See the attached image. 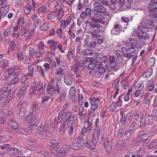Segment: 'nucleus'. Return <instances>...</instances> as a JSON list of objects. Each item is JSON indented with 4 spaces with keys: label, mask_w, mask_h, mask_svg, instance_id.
I'll list each match as a JSON object with an SVG mask.
<instances>
[{
    "label": "nucleus",
    "mask_w": 157,
    "mask_h": 157,
    "mask_svg": "<svg viewBox=\"0 0 157 157\" xmlns=\"http://www.w3.org/2000/svg\"><path fill=\"white\" fill-rule=\"evenodd\" d=\"M94 51L91 49L86 48L83 51H81V53L83 56H90L94 54Z\"/></svg>",
    "instance_id": "21"
},
{
    "label": "nucleus",
    "mask_w": 157,
    "mask_h": 157,
    "mask_svg": "<svg viewBox=\"0 0 157 157\" xmlns=\"http://www.w3.org/2000/svg\"><path fill=\"white\" fill-rule=\"evenodd\" d=\"M60 90L59 88V86L58 84H57L55 87L54 88V91L51 94V95L53 97H55L56 96L55 91H56L57 94H59V92Z\"/></svg>",
    "instance_id": "45"
},
{
    "label": "nucleus",
    "mask_w": 157,
    "mask_h": 157,
    "mask_svg": "<svg viewBox=\"0 0 157 157\" xmlns=\"http://www.w3.org/2000/svg\"><path fill=\"white\" fill-rule=\"evenodd\" d=\"M31 6L30 5L26 6L24 8V12L25 14H29L31 12Z\"/></svg>",
    "instance_id": "43"
},
{
    "label": "nucleus",
    "mask_w": 157,
    "mask_h": 157,
    "mask_svg": "<svg viewBox=\"0 0 157 157\" xmlns=\"http://www.w3.org/2000/svg\"><path fill=\"white\" fill-rule=\"evenodd\" d=\"M4 87H6V89L5 91L6 92H5L4 94L5 95L6 94H7L6 98H7L8 99H11L12 98L13 94L11 92V90H10V89L8 90V87H7L6 86H5Z\"/></svg>",
    "instance_id": "30"
},
{
    "label": "nucleus",
    "mask_w": 157,
    "mask_h": 157,
    "mask_svg": "<svg viewBox=\"0 0 157 157\" xmlns=\"http://www.w3.org/2000/svg\"><path fill=\"white\" fill-rule=\"evenodd\" d=\"M118 104L117 102H115L112 103L110 106V108L112 110H114L116 109L118 106Z\"/></svg>",
    "instance_id": "59"
},
{
    "label": "nucleus",
    "mask_w": 157,
    "mask_h": 157,
    "mask_svg": "<svg viewBox=\"0 0 157 157\" xmlns=\"http://www.w3.org/2000/svg\"><path fill=\"white\" fill-rule=\"evenodd\" d=\"M64 82L68 85H70L72 82V78L71 77L70 75H65L64 76Z\"/></svg>",
    "instance_id": "23"
},
{
    "label": "nucleus",
    "mask_w": 157,
    "mask_h": 157,
    "mask_svg": "<svg viewBox=\"0 0 157 157\" xmlns=\"http://www.w3.org/2000/svg\"><path fill=\"white\" fill-rule=\"evenodd\" d=\"M48 128V125H46L45 123H43L37 130V133L43 136H49L50 134L49 132L46 131Z\"/></svg>",
    "instance_id": "4"
},
{
    "label": "nucleus",
    "mask_w": 157,
    "mask_h": 157,
    "mask_svg": "<svg viewBox=\"0 0 157 157\" xmlns=\"http://www.w3.org/2000/svg\"><path fill=\"white\" fill-rule=\"evenodd\" d=\"M144 93V92H143L142 90H136L134 93L133 96L134 97L137 98L138 97L140 94H143Z\"/></svg>",
    "instance_id": "46"
},
{
    "label": "nucleus",
    "mask_w": 157,
    "mask_h": 157,
    "mask_svg": "<svg viewBox=\"0 0 157 157\" xmlns=\"http://www.w3.org/2000/svg\"><path fill=\"white\" fill-rule=\"evenodd\" d=\"M137 90H142L143 92H144V84L143 83H139L137 85Z\"/></svg>",
    "instance_id": "57"
},
{
    "label": "nucleus",
    "mask_w": 157,
    "mask_h": 157,
    "mask_svg": "<svg viewBox=\"0 0 157 157\" xmlns=\"http://www.w3.org/2000/svg\"><path fill=\"white\" fill-rule=\"evenodd\" d=\"M7 153L9 154L16 155L17 154H21V151L17 148L13 147L8 149Z\"/></svg>",
    "instance_id": "18"
},
{
    "label": "nucleus",
    "mask_w": 157,
    "mask_h": 157,
    "mask_svg": "<svg viewBox=\"0 0 157 157\" xmlns=\"http://www.w3.org/2000/svg\"><path fill=\"white\" fill-rule=\"evenodd\" d=\"M125 142L121 140H119L115 143L114 147L115 149L120 150L122 149L125 145Z\"/></svg>",
    "instance_id": "14"
},
{
    "label": "nucleus",
    "mask_w": 157,
    "mask_h": 157,
    "mask_svg": "<svg viewBox=\"0 0 157 157\" xmlns=\"http://www.w3.org/2000/svg\"><path fill=\"white\" fill-rule=\"evenodd\" d=\"M104 144L106 150L108 151H109L111 149V146L108 139H105Z\"/></svg>",
    "instance_id": "28"
},
{
    "label": "nucleus",
    "mask_w": 157,
    "mask_h": 157,
    "mask_svg": "<svg viewBox=\"0 0 157 157\" xmlns=\"http://www.w3.org/2000/svg\"><path fill=\"white\" fill-rule=\"evenodd\" d=\"M144 150L145 148L144 147H141L137 151L136 154V155L139 157H142L144 154Z\"/></svg>",
    "instance_id": "32"
},
{
    "label": "nucleus",
    "mask_w": 157,
    "mask_h": 157,
    "mask_svg": "<svg viewBox=\"0 0 157 157\" xmlns=\"http://www.w3.org/2000/svg\"><path fill=\"white\" fill-rule=\"evenodd\" d=\"M1 66L3 68H7L8 66V63L7 61L6 60H3L0 62Z\"/></svg>",
    "instance_id": "39"
},
{
    "label": "nucleus",
    "mask_w": 157,
    "mask_h": 157,
    "mask_svg": "<svg viewBox=\"0 0 157 157\" xmlns=\"http://www.w3.org/2000/svg\"><path fill=\"white\" fill-rule=\"evenodd\" d=\"M28 86V84L25 83L24 84L21 88V91H22L21 93L22 95H24L25 94L26 92L25 90L27 89Z\"/></svg>",
    "instance_id": "54"
},
{
    "label": "nucleus",
    "mask_w": 157,
    "mask_h": 157,
    "mask_svg": "<svg viewBox=\"0 0 157 157\" xmlns=\"http://www.w3.org/2000/svg\"><path fill=\"white\" fill-rule=\"evenodd\" d=\"M97 43L94 41H90L87 47L89 48H93L95 47Z\"/></svg>",
    "instance_id": "61"
},
{
    "label": "nucleus",
    "mask_w": 157,
    "mask_h": 157,
    "mask_svg": "<svg viewBox=\"0 0 157 157\" xmlns=\"http://www.w3.org/2000/svg\"><path fill=\"white\" fill-rule=\"evenodd\" d=\"M98 65L99 66L105 69L107 67L108 63L107 60H104L102 61L101 64L98 63Z\"/></svg>",
    "instance_id": "40"
},
{
    "label": "nucleus",
    "mask_w": 157,
    "mask_h": 157,
    "mask_svg": "<svg viewBox=\"0 0 157 157\" xmlns=\"http://www.w3.org/2000/svg\"><path fill=\"white\" fill-rule=\"evenodd\" d=\"M8 124L12 129H16L18 127V124L16 121L13 119H10L8 122Z\"/></svg>",
    "instance_id": "15"
},
{
    "label": "nucleus",
    "mask_w": 157,
    "mask_h": 157,
    "mask_svg": "<svg viewBox=\"0 0 157 157\" xmlns=\"http://www.w3.org/2000/svg\"><path fill=\"white\" fill-rule=\"evenodd\" d=\"M50 26V25L48 23H44L41 26L40 29L42 31H47L49 29Z\"/></svg>",
    "instance_id": "29"
},
{
    "label": "nucleus",
    "mask_w": 157,
    "mask_h": 157,
    "mask_svg": "<svg viewBox=\"0 0 157 157\" xmlns=\"http://www.w3.org/2000/svg\"><path fill=\"white\" fill-rule=\"evenodd\" d=\"M98 69L97 71L99 74L101 75L103 74L105 71V69L102 67L99 66L97 67Z\"/></svg>",
    "instance_id": "51"
},
{
    "label": "nucleus",
    "mask_w": 157,
    "mask_h": 157,
    "mask_svg": "<svg viewBox=\"0 0 157 157\" xmlns=\"http://www.w3.org/2000/svg\"><path fill=\"white\" fill-rule=\"evenodd\" d=\"M104 19V17L99 13H94L91 14L90 19L95 22H98L99 20H103Z\"/></svg>",
    "instance_id": "11"
},
{
    "label": "nucleus",
    "mask_w": 157,
    "mask_h": 157,
    "mask_svg": "<svg viewBox=\"0 0 157 157\" xmlns=\"http://www.w3.org/2000/svg\"><path fill=\"white\" fill-rule=\"evenodd\" d=\"M70 147L71 148L76 150L81 149L83 147V146L81 145L76 143L72 144L70 146Z\"/></svg>",
    "instance_id": "24"
},
{
    "label": "nucleus",
    "mask_w": 157,
    "mask_h": 157,
    "mask_svg": "<svg viewBox=\"0 0 157 157\" xmlns=\"http://www.w3.org/2000/svg\"><path fill=\"white\" fill-rule=\"evenodd\" d=\"M29 56L33 58V54L36 57H37V54H36V49L34 50L33 48L29 47Z\"/></svg>",
    "instance_id": "26"
},
{
    "label": "nucleus",
    "mask_w": 157,
    "mask_h": 157,
    "mask_svg": "<svg viewBox=\"0 0 157 157\" xmlns=\"http://www.w3.org/2000/svg\"><path fill=\"white\" fill-rule=\"evenodd\" d=\"M90 100V103L91 104V109L92 111H94L99 106L98 103L100 99L98 98L95 99L93 97L91 98Z\"/></svg>",
    "instance_id": "7"
},
{
    "label": "nucleus",
    "mask_w": 157,
    "mask_h": 157,
    "mask_svg": "<svg viewBox=\"0 0 157 157\" xmlns=\"http://www.w3.org/2000/svg\"><path fill=\"white\" fill-rule=\"evenodd\" d=\"M148 19L147 18H143V19L141 23L142 26H139L138 27L139 30H140V29H143L144 27L148 29V28L147 27L149 26L147 21Z\"/></svg>",
    "instance_id": "19"
},
{
    "label": "nucleus",
    "mask_w": 157,
    "mask_h": 157,
    "mask_svg": "<svg viewBox=\"0 0 157 157\" xmlns=\"http://www.w3.org/2000/svg\"><path fill=\"white\" fill-rule=\"evenodd\" d=\"M74 127L71 125L70 127V128L68 131V134L69 136L71 137L74 132Z\"/></svg>",
    "instance_id": "64"
},
{
    "label": "nucleus",
    "mask_w": 157,
    "mask_h": 157,
    "mask_svg": "<svg viewBox=\"0 0 157 157\" xmlns=\"http://www.w3.org/2000/svg\"><path fill=\"white\" fill-rule=\"evenodd\" d=\"M139 136L142 142L147 140V135L143 134L140 135Z\"/></svg>",
    "instance_id": "62"
},
{
    "label": "nucleus",
    "mask_w": 157,
    "mask_h": 157,
    "mask_svg": "<svg viewBox=\"0 0 157 157\" xmlns=\"http://www.w3.org/2000/svg\"><path fill=\"white\" fill-rule=\"evenodd\" d=\"M121 51H117L116 52V55L117 57H120L123 55L124 57L130 58H131L132 55V54L127 53V48L125 47H122L121 48Z\"/></svg>",
    "instance_id": "5"
},
{
    "label": "nucleus",
    "mask_w": 157,
    "mask_h": 157,
    "mask_svg": "<svg viewBox=\"0 0 157 157\" xmlns=\"http://www.w3.org/2000/svg\"><path fill=\"white\" fill-rule=\"evenodd\" d=\"M34 65H31V66H29L28 68V72L27 73V75L30 77H31L33 74V71L34 70Z\"/></svg>",
    "instance_id": "33"
},
{
    "label": "nucleus",
    "mask_w": 157,
    "mask_h": 157,
    "mask_svg": "<svg viewBox=\"0 0 157 157\" xmlns=\"http://www.w3.org/2000/svg\"><path fill=\"white\" fill-rule=\"evenodd\" d=\"M157 145V140H154L152 141L150 144L147 146L148 149H151L155 148Z\"/></svg>",
    "instance_id": "34"
},
{
    "label": "nucleus",
    "mask_w": 157,
    "mask_h": 157,
    "mask_svg": "<svg viewBox=\"0 0 157 157\" xmlns=\"http://www.w3.org/2000/svg\"><path fill=\"white\" fill-rule=\"evenodd\" d=\"M23 75L20 73H16L15 74V77L14 78L15 79V80L17 81H20L21 80V78H22Z\"/></svg>",
    "instance_id": "49"
},
{
    "label": "nucleus",
    "mask_w": 157,
    "mask_h": 157,
    "mask_svg": "<svg viewBox=\"0 0 157 157\" xmlns=\"http://www.w3.org/2000/svg\"><path fill=\"white\" fill-rule=\"evenodd\" d=\"M76 29L75 26V23L73 22L69 28L68 33L74 32L75 31Z\"/></svg>",
    "instance_id": "50"
},
{
    "label": "nucleus",
    "mask_w": 157,
    "mask_h": 157,
    "mask_svg": "<svg viewBox=\"0 0 157 157\" xmlns=\"http://www.w3.org/2000/svg\"><path fill=\"white\" fill-rule=\"evenodd\" d=\"M71 20V17L70 16H68L67 17V20H61L60 22V25H63V26L64 28H67V26L70 24Z\"/></svg>",
    "instance_id": "16"
},
{
    "label": "nucleus",
    "mask_w": 157,
    "mask_h": 157,
    "mask_svg": "<svg viewBox=\"0 0 157 157\" xmlns=\"http://www.w3.org/2000/svg\"><path fill=\"white\" fill-rule=\"evenodd\" d=\"M32 58H33L32 57H29V56H28V57H25V59L23 61V62L26 65H28L30 62L31 59Z\"/></svg>",
    "instance_id": "60"
},
{
    "label": "nucleus",
    "mask_w": 157,
    "mask_h": 157,
    "mask_svg": "<svg viewBox=\"0 0 157 157\" xmlns=\"http://www.w3.org/2000/svg\"><path fill=\"white\" fill-rule=\"evenodd\" d=\"M94 21H90L89 22V25L90 27H101V25L97 23H95Z\"/></svg>",
    "instance_id": "53"
},
{
    "label": "nucleus",
    "mask_w": 157,
    "mask_h": 157,
    "mask_svg": "<svg viewBox=\"0 0 157 157\" xmlns=\"http://www.w3.org/2000/svg\"><path fill=\"white\" fill-rule=\"evenodd\" d=\"M149 31L148 28L144 27L143 29L139 30V31L136 33V36L139 39H144L146 40H148L150 39V36L147 33Z\"/></svg>",
    "instance_id": "2"
},
{
    "label": "nucleus",
    "mask_w": 157,
    "mask_h": 157,
    "mask_svg": "<svg viewBox=\"0 0 157 157\" xmlns=\"http://www.w3.org/2000/svg\"><path fill=\"white\" fill-rule=\"evenodd\" d=\"M65 115L63 120L64 124H67V123L68 124L69 122L71 124L75 122L74 116H73L72 114L70 113L69 112H67Z\"/></svg>",
    "instance_id": "9"
},
{
    "label": "nucleus",
    "mask_w": 157,
    "mask_h": 157,
    "mask_svg": "<svg viewBox=\"0 0 157 157\" xmlns=\"http://www.w3.org/2000/svg\"><path fill=\"white\" fill-rule=\"evenodd\" d=\"M10 7V6L9 5H8L6 6L3 9L2 12V14L4 16H5V15L7 13L9 12V10Z\"/></svg>",
    "instance_id": "44"
},
{
    "label": "nucleus",
    "mask_w": 157,
    "mask_h": 157,
    "mask_svg": "<svg viewBox=\"0 0 157 157\" xmlns=\"http://www.w3.org/2000/svg\"><path fill=\"white\" fill-rule=\"evenodd\" d=\"M48 44L50 46L51 49L53 52H55L57 48L58 43L52 40H48Z\"/></svg>",
    "instance_id": "13"
},
{
    "label": "nucleus",
    "mask_w": 157,
    "mask_h": 157,
    "mask_svg": "<svg viewBox=\"0 0 157 157\" xmlns=\"http://www.w3.org/2000/svg\"><path fill=\"white\" fill-rule=\"evenodd\" d=\"M34 34V32L32 31H28L25 35V38L26 40H29L31 39L33 36Z\"/></svg>",
    "instance_id": "27"
},
{
    "label": "nucleus",
    "mask_w": 157,
    "mask_h": 157,
    "mask_svg": "<svg viewBox=\"0 0 157 157\" xmlns=\"http://www.w3.org/2000/svg\"><path fill=\"white\" fill-rule=\"evenodd\" d=\"M131 113L129 112L125 116L123 117V114L121 115L122 117L121 118L120 122L122 125L126 124L127 125L128 124L130 123L131 119Z\"/></svg>",
    "instance_id": "8"
},
{
    "label": "nucleus",
    "mask_w": 157,
    "mask_h": 157,
    "mask_svg": "<svg viewBox=\"0 0 157 157\" xmlns=\"http://www.w3.org/2000/svg\"><path fill=\"white\" fill-rule=\"evenodd\" d=\"M45 47L46 46L42 41H40L38 43L37 48L36 49V53L37 54V57H40L44 53Z\"/></svg>",
    "instance_id": "6"
},
{
    "label": "nucleus",
    "mask_w": 157,
    "mask_h": 157,
    "mask_svg": "<svg viewBox=\"0 0 157 157\" xmlns=\"http://www.w3.org/2000/svg\"><path fill=\"white\" fill-rule=\"evenodd\" d=\"M62 7L59 6V8H56V10L58 11L57 18L58 19L61 18L63 16V10Z\"/></svg>",
    "instance_id": "22"
},
{
    "label": "nucleus",
    "mask_w": 157,
    "mask_h": 157,
    "mask_svg": "<svg viewBox=\"0 0 157 157\" xmlns=\"http://www.w3.org/2000/svg\"><path fill=\"white\" fill-rule=\"evenodd\" d=\"M90 135H86L81 141V137H79L78 141V142L81 141L83 144H86V146L87 148L90 149H94L95 148V145L98 141H100L101 143L102 142L104 138V132L99 130V126L96 124L92 133V140L90 139Z\"/></svg>",
    "instance_id": "1"
},
{
    "label": "nucleus",
    "mask_w": 157,
    "mask_h": 157,
    "mask_svg": "<svg viewBox=\"0 0 157 157\" xmlns=\"http://www.w3.org/2000/svg\"><path fill=\"white\" fill-rule=\"evenodd\" d=\"M19 107L20 108L19 113V116L21 117H23L25 115L26 109L24 107H22V105H19Z\"/></svg>",
    "instance_id": "31"
},
{
    "label": "nucleus",
    "mask_w": 157,
    "mask_h": 157,
    "mask_svg": "<svg viewBox=\"0 0 157 157\" xmlns=\"http://www.w3.org/2000/svg\"><path fill=\"white\" fill-rule=\"evenodd\" d=\"M73 50L72 49H70L68 52L67 54V58L69 59H70L71 58H72L73 57V54L72 52Z\"/></svg>",
    "instance_id": "58"
},
{
    "label": "nucleus",
    "mask_w": 157,
    "mask_h": 157,
    "mask_svg": "<svg viewBox=\"0 0 157 157\" xmlns=\"http://www.w3.org/2000/svg\"><path fill=\"white\" fill-rule=\"evenodd\" d=\"M6 87H3L0 90V101H2L4 97L5 96V95L4 94L5 92H6Z\"/></svg>",
    "instance_id": "38"
},
{
    "label": "nucleus",
    "mask_w": 157,
    "mask_h": 157,
    "mask_svg": "<svg viewBox=\"0 0 157 157\" xmlns=\"http://www.w3.org/2000/svg\"><path fill=\"white\" fill-rule=\"evenodd\" d=\"M56 14V11L54 10L50 12L47 15V19L48 20H50L55 18Z\"/></svg>",
    "instance_id": "35"
},
{
    "label": "nucleus",
    "mask_w": 157,
    "mask_h": 157,
    "mask_svg": "<svg viewBox=\"0 0 157 157\" xmlns=\"http://www.w3.org/2000/svg\"><path fill=\"white\" fill-rule=\"evenodd\" d=\"M98 66V64L97 63L92 61L88 63L87 68L89 69L90 70H93Z\"/></svg>",
    "instance_id": "25"
},
{
    "label": "nucleus",
    "mask_w": 157,
    "mask_h": 157,
    "mask_svg": "<svg viewBox=\"0 0 157 157\" xmlns=\"http://www.w3.org/2000/svg\"><path fill=\"white\" fill-rule=\"evenodd\" d=\"M17 56L18 59L20 61L23 60L24 58V55L21 52H17Z\"/></svg>",
    "instance_id": "48"
},
{
    "label": "nucleus",
    "mask_w": 157,
    "mask_h": 157,
    "mask_svg": "<svg viewBox=\"0 0 157 157\" xmlns=\"http://www.w3.org/2000/svg\"><path fill=\"white\" fill-rule=\"evenodd\" d=\"M109 65L110 67L112 68L113 71H117L116 64L115 59L113 57H111L109 59Z\"/></svg>",
    "instance_id": "17"
},
{
    "label": "nucleus",
    "mask_w": 157,
    "mask_h": 157,
    "mask_svg": "<svg viewBox=\"0 0 157 157\" xmlns=\"http://www.w3.org/2000/svg\"><path fill=\"white\" fill-rule=\"evenodd\" d=\"M93 6L95 9H93L92 11L94 10L98 13H105L106 12L107 10L104 6L98 2H94L93 3Z\"/></svg>",
    "instance_id": "3"
},
{
    "label": "nucleus",
    "mask_w": 157,
    "mask_h": 157,
    "mask_svg": "<svg viewBox=\"0 0 157 157\" xmlns=\"http://www.w3.org/2000/svg\"><path fill=\"white\" fill-rule=\"evenodd\" d=\"M43 67L45 68L46 71H48L49 69H51L52 67V65L48 63H46L44 64Z\"/></svg>",
    "instance_id": "55"
},
{
    "label": "nucleus",
    "mask_w": 157,
    "mask_h": 157,
    "mask_svg": "<svg viewBox=\"0 0 157 157\" xmlns=\"http://www.w3.org/2000/svg\"><path fill=\"white\" fill-rule=\"evenodd\" d=\"M24 121L27 123L31 124L34 123L36 121V116L33 115L32 112H30L28 116H25L24 119Z\"/></svg>",
    "instance_id": "10"
},
{
    "label": "nucleus",
    "mask_w": 157,
    "mask_h": 157,
    "mask_svg": "<svg viewBox=\"0 0 157 157\" xmlns=\"http://www.w3.org/2000/svg\"><path fill=\"white\" fill-rule=\"evenodd\" d=\"M153 73V69H150L147 71L145 73V77L146 78L149 77Z\"/></svg>",
    "instance_id": "52"
},
{
    "label": "nucleus",
    "mask_w": 157,
    "mask_h": 157,
    "mask_svg": "<svg viewBox=\"0 0 157 157\" xmlns=\"http://www.w3.org/2000/svg\"><path fill=\"white\" fill-rule=\"evenodd\" d=\"M64 72L63 68L58 67L55 70V74L57 75H63Z\"/></svg>",
    "instance_id": "36"
},
{
    "label": "nucleus",
    "mask_w": 157,
    "mask_h": 157,
    "mask_svg": "<svg viewBox=\"0 0 157 157\" xmlns=\"http://www.w3.org/2000/svg\"><path fill=\"white\" fill-rule=\"evenodd\" d=\"M12 32V29H7L4 31L3 33V34L5 37L8 36Z\"/></svg>",
    "instance_id": "56"
},
{
    "label": "nucleus",
    "mask_w": 157,
    "mask_h": 157,
    "mask_svg": "<svg viewBox=\"0 0 157 157\" xmlns=\"http://www.w3.org/2000/svg\"><path fill=\"white\" fill-rule=\"evenodd\" d=\"M59 147V144H56V145H51L50 147V151L52 153H54L56 152Z\"/></svg>",
    "instance_id": "37"
},
{
    "label": "nucleus",
    "mask_w": 157,
    "mask_h": 157,
    "mask_svg": "<svg viewBox=\"0 0 157 157\" xmlns=\"http://www.w3.org/2000/svg\"><path fill=\"white\" fill-rule=\"evenodd\" d=\"M148 24L149 26L147 27L148 29H153L155 27V24L152 20L151 19H148Z\"/></svg>",
    "instance_id": "47"
},
{
    "label": "nucleus",
    "mask_w": 157,
    "mask_h": 157,
    "mask_svg": "<svg viewBox=\"0 0 157 157\" xmlns=\"http://www.w3.org/2000/svg\"><path fill=\"white\" fill-rule=\"evenodd\" d=\"M66 124H64L63 123L61 124L59 127V132L60 134L62 135H64L66 132V130L65 128V126Z\"/></svg>",
    "instance_id": "42"
},
{
    "label": "nucleus",
    "mask_w": 157,
    "mask_h": 157,
    "mask_svg": "<svg viewBox=\"0 0 157 157\" xmlns=\"http://www.w3.org/2000/svg\"><path fill=\"white\" fill-rule=\"evenodd\" d=\"M132 132V131L131 130H129L125 132L124 136L126 137L127 140H129L131 138Z\"/></svg>",
    "instance_id": "41"
},
{
    "label": "nucleus",
    "mask_w": 157,
    "mask_h": 157,
    "mask_svg": "<svg viewBox=\"0 0 157 157\" xmlns=\"http://www.w3.org/2000/svg\"><path fill=\"white\" fill-rule=\"evenodd\" d=\"M157 9V3H150L149 6L147 7L146 10L147 13H153L155 10Z\"/></svg>",
    "instance_id": "12"
},
{
    "label": "nucleus",
    "mask_w": 157,
    "mask_h": 157,
    "mask_svg": "<svg viewBox=\"0 0 157 157\" xmlns=\"http://www.w3.org/2000/svg\"><path fill=\"white\" fill-rule=\"evenodd\" d=\"M64 114L65 112L64 110H61L58 113L57 118L54 121V123L56 122L57 123H59L61 122L62 120Z\"/></svg>",
    "instance_id": "20"
},
{
    "label": "nucleus",
    "mask_w": 157,
    "mask_h": 157,
    "mask_svg": "<svg viewBox=\"0 0 157 157\" xmlns=\"http://www.w3.org/2000/svg\"><path fill=\"white\" fill-rule=\"evenodd\" d=\"M40 154L41 156L43 157H50V154L49 153L48 151H41Z\"/></svg>",
    "instance_id": "63"
}]
</instances>
